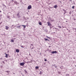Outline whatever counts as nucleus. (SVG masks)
I'll return each mask as SVG.
<instances>
[{"label":"nucleus","instance_id":"nucleus-1","mask_svg":"<svg viewBox=\"0 0 76 76\" xmlns=\"http://www.w3.org/2000/svg\"><path fill=\"white\" fill-rule=\"evenodd\" d=\"M32 9V6H31V5H29L28 6L27 8L28 10H30V9Z\"/></svg>","mask_w":76,"mask_h":76},{"label":"nucleus","instance_id":"nucleus-2","mask_svg":"<svg viewBox=\"0 0 76 76\" xmlns=\"http://www.w3.org/2000/svg\"><path fill=\"white\" fill-rule=\"evenodd\" d=\"M25 64V62H22V63H20V66H24V65Z\"/></svg>","mask_w":76,"mask_h":76},{"label":"nucleus","instance_id":"nucleus-3","mask_svg":"<svg viewBox=\"0 0 76 76\" xmlns=\"http://www.w3.org/2000/svg\"><path fill=\"white\" fill-rule=\"evenodd\" d=\"M57 51H53L51 52V53H52V54H56V53H57Z\"/></svg>","mask_w":76,"mask_h":76},{"label":"nucleus","instance_id":"nucleus-4","mask_svg":"<svg viewBox=\"0 0 76 76\" xmlns=\"http://www.w3.org/2000/svg\"><path fill=\"white\" fill-rule=\"evenodd\" d=\"M48 26H52V25L51 23H50V22H48Z\"/></svg>","mask_w":76,"mask_h":76},{"label":"nucleus","instance_id":"nucleus-5","mask_svg":"<svg viewBox=\"0 0 76 76\" xmlns=\"http://www.w3.org/2000/svg\"><path fill=\"white\" fill-rule=\"evenodd\" d=\"M16 51L17 53H19V50L18 49H16Z\"/></svg>","mask_w":76,"mask_h":76},{"label":"nucleus","instance_id":"nucleus-6","mask_svg":"<svg viewBox=\"0 0 76 76\" xmlns=\"http://www.w3.org/2000/svg\"><path fill=\"white\" fill-rule=\"evenodd\" d=\"M6 28L7 30H8V29H9V27H8V26H6Z\"/></svg>","mask_w":76,"mask_h":76},{"label":"nucleus","instance_id":"nucleus-7","mask_svg":"<svg viewBox=\"0 0 76 76\" xmlns=\"http://www.w3.org/2000/svg\"><path fill=\"white\" fill-rule=\"evenodd\" d=\"M45 41H50V40L48 39H47L44 38Z\"/></svg>","mask_w":76,"mask_h":76},{"label":"nucleus","instance_id":"nucleus-8","mask_svg":"<svg viewBox=\"0 0 76 76\" xmlns=\"http://www.w3.org/2000/svg\"><path fill=\"white\" fill-rule=\"evenodd\" d=\"M5 57H6V58H7V57H8V55L7 54H5Z\"/></svg>","mask_w":76,"mask_h":76},{"label":"nucleus","instance_id":"nucleus-9","mask_svg":"<svg viewBox=\"0 0 76 76\" xmlns=\"http://www.w3.org/2000/svg\"><path fill=\"white\" fill-rule=\"evenodd\" d=\"M39 69V67L38 66H36L35 67V69Z\"/></svg>","mask_w":76,"mask_h":76},{"label":"nucleus","instance_id":"nucleus-10","mask_svg":"<svg viewBox=\"0 0 76 76\" xmlns=\"http://www.w3.org/2000/svg\"><path fill=\"white\" fill-rule=\"evenodd\" d=\"M63 11H64V12H65V13H67L66 12H67V11H66V10H65L63 9Z\"/></svg>","mask_w":76,"mask_h":76},{"label":"nucleus","instance_id":"nucleus-11","mask_svg":"<svg viewBox=\"0 0 76 76\" xmlns=\"http://www.w3.org/2000/svg\"><path fill=\"white\" fill-rule=\"evenodd\" d=\"M54 8H55V9H56V8H57V5H55L54 6Z\"/></svg>","mask_w":76,"mask_h":76},{"label":"nucleus","instance_id":"nucleus-12","mask_svg":"<svg viewBox=\"0 0 76 76\" xmlns=\"http://www.w3.org/2000/svg\"><path fill=\"white\" fill-rule=\"evenodd\" d=\"M39 74H40V75H42V72L40 71Z\"/></svg>","mask_w":76,"mask_h":76},{"label":"nucleus","instance_id":"nucleus-13","mask_svg":"<svg viewBox=\"0 0 76 76\" xmlns=\"http://www.w3.org/2000/svg\"><path fill=\"white\" fill-rule=\"evenodd\" d=\"M39 25H42V23H41V22H39Z\"/></svg>","mask_w":76,"mask_h":76},{"label":"nucleus","instance_id":"nucleus-14","mask_svg":"<svg viewBox=\"0 0 76 76\" xmlns=\"http://www.w3.org/2000/svg\"><path fill=\"white\" fill-rule=\"evenodd\" d=\"M8 60H12V58H10L9 59H8Z\"/></svg>","mask_w":76,"mask_h":76},{"label":"nucleus","instance_id":"nucleus-15","mask_svg":"<svg viewBox=\"0 0 76 76\" xmlns=\"http://www.w3.org/2000/svg\"><path fill=\"white\" fill-rule=\"evenodd\" d=\"M19 15V12L17 14V16L18 17Z\"/></svg>","mask_w":76,"mask_h":76},{"label":"nucleus","instance_id":"nucleus-16","mask_svg":"<svg viewBox=\"0 0 76 76\" xmlns=\"http://www.w3.org/2000/svg\"><path fill=\"white\" fill-rule=\"evenodd\" d=\"M14 3L15 4H17L18 3V2L17 1H15L14 2Z\"/></svg>","mask_w":76,"mask_h":76},{"label":"nucleus","instance_id":"nucleus-17","mask_svg":"<svg viewBox=\"0 0 76 76\" xmlns=\"http://www.w3.org/2000/svg\"><path fill=\"white\" fill-rule=\"evenodd\" d=\"M50 29H51L53 28V26H50Z\"/></svg>","mask_w":76,"mask_h":76},{"label":"nucleus","instance_id":"nucleus-18","mask_svg":"<svg viewBox=\"0 0 76 76\" xmlns=\"http://www.w3.org/2000/svg\"><path fill=\"white\" fill-rule=\"evenodd\" d=\"M24 72L25 73H27V71H26V70L25 69L24 70Z\"/></svg>","mask_w":76,"mask_h":76},{"label":"nucleus","instance_id":"nucleus-19","mask_svg":"<svg viewBox=\"0 0 76 76\" xmlns=\"http://www.w3.org/2000/svg\"><path fill=\"white\" fill-rule=\"evenodd\" d=\"M46 37H47V38H49V39H50V37H48V36H46Z\"/></svg>","mask_w":76,"mask_h":76},{"label":"nucleus","instance_id":"nucleus-20","mask_svg":"<svg viewBox=\"0 0 76 76\" xmlns=\"http://www.w3.org/2000/svg\"><path fill=\"white\" fill-rule=\"evenodd\" d=\"M11 42H14V40H11Z\"/></svg>","mask_w":76,"mask_h":76},{"label":"nucleus","instance_id":"nucleus-21","mask_svg":"<svg viewBox=\"0 0 76 76\" xmlns=\"http://www.w3.org/2000/svg\"><path fill=\"white\" fill-rule=\"evenodd\" d=\"M29 19V18H28V17L26 18H25V19H26V20H27V19Z\"/></svg>","mask_w":76,"mask_h":76},{"label":"nucleus","instance_id":"nucleus-22","mask_svg":"<svg viewBox=\"0 0 76 76\" xmlns=\"http://www.w3.org/2000/svg\"><path fill=\"white\" fill-rule=\"evenodd\" d=\"M25 28H26V26H24L23 27V29H25Z\"/></svg>","mask_w":76,"mask_h":76},{"label":"nucleus","instance_id":"nucleus-23","mask_svg":"<svg viewBox=\"0 0 76 76\" xmlns=\"http://www.w3.org/2000/svg\"><path fill=\"white\" fill-rule=\"evenodd\" d=\"M7 18H10V16H7Z\"/></svg>","mask_w":76,"mask_h":76},{"label":"nucleus","instance_id":"nucleus-24","mask_svg":"<svg viewBox=\"0 0 76 76\" xmlns=\"http://www.w3.org/2000/svg\"><path fill=\"white\" fill-rule=\"evenodd\" d=\"M17 28H20V26H17Z\"/></svg>","mask_w":76,"mask_h":76},{"label":"nucleus","instance_id":"nucleus-25","mask_svg":"<svg viewBox=\"0 0 76 76\" xmlns=\"http://www.w3.org/2000/svg\"><path fill=\"white\" fill-rule=\"evenodd\" d=\"M58 28H61V26H58Z\"/></svg>","mask_w":76,"mask_h":76},{"label":"nucleus","instance_id":"nucleus-26","mask_svg":"<svg viewBox=\"0 0 76 76\" xmlns=\"http://www.w3.org/2000/svg\"><path fill=\"white\" fill-rule=\"evenodd\" d=\"M44 60L45 61H47V59H45Z\"/></svg>","mask_w":76,"mask_h":76},{"label":"nucleus","instance_id":"nucleus-27","mask_svg":"<svg viewBox=\"0 0 76 76\" xmlns=\"http://www.w3.org/2000/svg\"><path fill=\"white\" fill-rule=\"evenodd\" d=\"M6 72H7V73H9V71H6Z\"/></svg>","mask_w":76,"mask_h":76},{"label":"nucleus","instance_id":"nucleus-28","mask_svg":"<svg viewBox=\"0 0 76 76\" xmlns=\"http://www.w3.org/2000/svg\"><path fill=\"white\" fill-rule=\"evenodd\" d=\"M74 7H75V6H72V9H74Z\"/></svg>","mask_w":76,"mask_h":76},{"label":"nucleus","instance_id":"nucleus-29","mask_svg":"<svg viewBox=\"0 0 76 76\" xmlns=\"http://www.w3.org/2000/svg\"><path fill=\"white\" fill-rule=\"evenodd\" d=\"M58 73H59V74H60V72H58Z\"/></svg>","mask_w":76,"mask_h":76},{"label":"nucleus","instance_id":"nucleus-30","mask_svg":"<svg viewBox=\"0 0 76 76\" xmlns=\"http://www.w3.org/2000/svg\"><path fill=\"white\" fill-rule=\"evenodd\" d=\"M21 48H24V47H23V46H21Z\"/></svg>","mask_w":76,"mask_h":76},{"label":"nucleus","instance_id":"nucleus-31","mask_svg":"<svg viewBox=\"0 0 76 76\" xmlns=\"http://www.w3.org/2000/svg\"><path fill=\"white\" fill-rule=\"evenodd\" d=\"M60 68H61V69H63V67H62V66L61 67H60Z\"/></svg>","mask_w":76,"mask_h":76},{"label":"nucleus","instance_id":"nucleus-32","mask_svg":"<svg viewBox=\"0 0 76 76\" xmlns=\"http://www.w3.org/2000/svg\"><path fill=\"white\" fill-rule=\"evenodd\" d=\"M2 67H3V66H1V68H2Z\"/></svg>","mask_w":76,"mask_h":76},{"label":"nucleus","instance_id":"nucleus-33","mask_svg":"<svg viewBox=\"0 0 76 76\" xmlns=\"http://www.w3.org/2000/svg\"><path fill=\"white\" fill-rule=\"evenodd\" d=\"M2 63H4V61H3L2 62Z\"/></svg>","mask_w":76,"mask_h":76},{"label":"nucleus","instance_id":"nucleus-34","mask_svg":"<svg viewBox=\"0 0 76 76\" xmlns=\"http://www.w3.org/2000/svg\"><path fill=\"white\" fill-rule=\"evenodd\" d=\"M66 76H69V74L67 75Z\"/></svg>","mask_w":76,"mask_h":76},{"label":"nucleus","instance_id":"nucleus-35","mask_svg":"<svg viewBox=\"0 0 76 76\" xmlns=\"http://www.w3.org/2000/svg\"><path fill=\"white\" fill-rule=\"evenodd\" d=\"M22 26H25V25H22Z\"/></svg>","mask_w":76,"mask_h":76},{"label":"nucleus","instance_id":"nucleus-36","mask_svg":"<svg viewBox=\"0 0 76 76\" xmlns=\"http://www.w3.org/2000/svg\"><path fill=\"white\" fill-rule=\"evenodd\" d=\"M73 29H75V31H76V28H74Z\"/></svg>","mask_w":76,"mask_h":76},{"label":"nucleus","instance_id":"nucleus-37","mask_svg":"<svg viewBox=\"0 0 76 76\" xmlns=\"http://www.w3.org/2000/svg\"><path fill=\"white\" fill-rule=\"evenodd\" d=\"M71 14V12H69V15H70Z\"/></svg>","mask_w":76,"mask_h":76},{"label":"nucleus","instance_id":"nucleus-38","mask_svg":"<svg viewBox=\"0 0 76 76\" xmlns=\"http://www.w3.org/2000/svg\"><path fill=\"white\" fill-rule=\"evenodd\" d=\"M31 45H32V46H33V44H31Z\"/></svg>","mask_w":76,"mask_h":76},{"label":"nucleus","instance_id":"nucleus-39","mask_svg":"<svg viewBox=\"0 0 76 76\" xmlns=\"http://www.w3.org/2000/svg\"><path fill=\"white\" fill-rule=\"evenodd\" d=\"M66 12H65L64 13V14H66Z\"/></svg>","mask_w":76,"mask_h":76},{"label":"nucleus","instance_id":"nucleus-40","mask_svg":"<svg viewBox=\"0 0 76 76\" xmlns=\"http://www.w3.org/2000/svg\"><path fill=\"white\" fill-rule=\"evenodd\" d=\"M2 58H0V59H1H1H2Z\"/></svg>","mask_w":76,"mask_h":76},{"label":"nucleus","instance_id":"nucleus-41","mask_svg":"<svg viewBox=\"0 0 76 76\" xmlns=\"http://www.w3.org/2000/svg\"><path fill=\"white\" fill-rule=\"evenodd\" d=\"M44 65H45V63H44Z\"/></svg>","mask_w":76,"mask_h":76},{"label":"nucleus","instance_id":"nucleus-42","mask_svg":"<svg viewBox=\"0 0 76 76\" xmlns=\"http://www.w3.org/2000/svg\"><path fill=\"white\" fill-rule=\"evenodd\" d=\"M31 48L32 49H34V47L32 48Z\"/></svg>","mask_w":76,"mask_h":76},{"label":"nucleus","instance_id":"nucleus-43","mask_svg":"<svg viewBox=\"0 0 76 76\" xmlns=\"http://www.w3.org/2000/svg\"><path fill=\"white\" fill-rule=\"evenodd\" d=\"M74 20H76V19H75V18H73Z\"/></svg>","mask_w":76,"mask_h":76},{"label":"nucleus","instance_id":"nucleus-44","mask_svg":"<svg viewBox=\"0 0 76 76\" xmlns=\"http://www.w3.org/2000/svg\"><path fill=\"white\" fill-rule=\"evenodd\" d=\"M49 47H50H50H51V46H49Z\"/></svg>","mask_w":76,"mask_h":76},{"label":"nucleus","instance_id":"nucleus-45","mask_svg":"<svg viewBox=\"0 0 76 76\" xmlns=\"http://www.w3.org/2000/svg\"><path fill=\"white\" fill-rule=\"evenodd\" d=\"M55 29H58L56 28H55Z\"/></svg>","mask_w":76,"mask_h":76},{"label":"nucleus","instance_id":"nucleus-46","mask_svg":"<svg viewBox=\"0 0 76 76\" xmlns=\"http://www.w3.org/2000/svg\"><path fill=\"white\" fill-rule=\"evenodd\" d=\"M70 1H72V0H69Z\"/></svg>","mask_w":76,"mask_h":76},{"label":"nucleus","instance_id":"nucleus-47","mask_svg":"<svg viewBox=\"0 0 76 76\" xmlns=\"http://www.w3.org/2000/svg\"><path fill=\"white\" fill-rule=\"evenodd\" d=\"M13 74L15 75V73H13Z\"/></svg>","mask_w":76,"mask_h":76},{"label":"nucleus","instance_id":"nucleus-48","mask_svg":"<svg viewBox=\"0 0 76 76\" xmlns=\"http://www.w3.org/2000/svg\"><path fill=\"white\" fill-rule=\"evenodd\" d=\"M62 27L63 28H64V27L62 26Z\"/></svg>","mask_w":76,"mask_h":76},{"label":"nucleus","instance_id":"nucleus-49","mask_svg":"<svg viewBox=\"0 0 76 76\" xmlns=\"http://www.w3.org/2000/svg\"><path fill=\"white\" fill-rule=\"evenodd\" d=\"M56 68L57 66H55Z\"/></svg>","mask_w":76,"mask_h":76},{"label":"nucleus","instance_id":"nucleus-50","mask_svg":"<svg viewBox=\"0 0 76 76\" xmlns=\"http://www.w3.org/2000/svg\"><path fill=\"white\" fill-rule=\"evenodd\" d=\"M29 56H30V55H31V54L30 53L29 54Z\"/></svg>","mask_w":76,"mask_h":76},{"label":"nucleus","instance_id":"nucleus-51","mask_svg":"<svg viewBox=\"0 0 76 76\" xmlns=\"http://www.w3.org/2000/svg\"><path fill=\"white\" fill-rule=\"evenodd\" d=\"M9 56V57H10V56H9V55H8Z\"/></svg>","mask_w":76,"mask_h":76},{"label":"nucleus","instance_id":"nucleus-52","mask_svg":"<svg viewBox=\"0 0 76 76\" xmlns=\"http://www.w3.org/2000/svg\"><path fill=\"white\" fill-rule=\"evenodd\" d=\"M1 22L0 23V25H1Z\"/></svg>","mask_w":76,"mask_h":76},{"label":"nucleus","instance_id":"nucleus-53","mask_svg":"<svg viewBox=\"0 0 76 76\" xmlns=\"http://www.w3.org/2000/svg\"><path fill=\"white\" fill-rule=\"evenodd\" d=\"M66 22H67V21H66Z\"/></svg>","mask_w":76,"mask_h":76},{"label":"nucleus","instance_id":"nucleus-54","mask_svg":"<svg viewBox=\"0 0 76 76\" xmlns=\"http://www.w3.org/2000/svg\"><path fill=\"white\" fill-rule=\"evenodd\" d=\"M74 59H75V58H74Z\"/></svg>","mask_w":76,"mask_h":76},{"label":"nucleus","instance_id":"nucleus-55","mask_svg":"<svg viewBox=\"0 0 76 76\" xmlns=\"http://www.w3.org/2000/svg\"><path fill=\"white\" fill-rule=\"evenodd\" d=\"M20 2H22V1H20Z\"/></svg>","mask_w":76,"mask_h":76},{"label":"nucleus","instance_id":"nucleus-56","mask_svg":"<svg viewBox=\"0 0 76 76\" xmlns=\"http://www.w3.org/2000/svg\"><path fill=\"white\" fill-rule=\"evenodd\" d=\"M12 26H13V25H12Z\"/></svg>","mask_w":76,"mask_h":76},{"label":"nucleus","instance_id":"nucleus-57","mask_svg":"<svg viewBox=\"0 0 76 76\" xmlns=\"http://www.w3.org/2000/svg\"><path fill=\"white\" fill-rule=\"evenodd\" d=\"M12 1H14L13 0H12Z\"/></svg>","mask_w":76,"mask_h":76},{"label":"nucleus","instance_id":"nucleus-58","mask_svg":"<svg viewBox=\"0 0 76 76\" xmlns=\"http://www.w3.org/2000/svg\"><path fill=\"white\" fill-rule=\"evenodd\" d=\"M60 2L61 3V1H60Z\"/></svg>","mask_w":76,"mask_h":76},{"label":"nucleus","instance_id":"nucleus-59","mask_svg":"<svg viewBox=\"0 0 76 76\" xmlns=\"http://www.w3.org/2000/svg\"><path fill=\"white\" fill-rule=\"evenodd\" d=\"M7 45H9V44Z\"/></svg>","mask_w":76,"mask_h":76},{"label":"nucleus","instance_id":"nucleus-60","mask_svg":"<svg viewBox=\"0 0 76 76\" xmlns=\"http://www.w3.org/2000/svg\"><path fill=\"white\" fill-rule=\"evenodd\" d=\"M6 43L5 42H4V44H5Z\"/></svg>","mask_w":76,"mask_h":76},{"label":"nucleus","instance_id":"nucleus-61","mask_svg":"<svg viewBox=\"0 0 76 76\" xmlns=\"http://www.w3.org/2000/svg\"><path fill=\"white\" fill-rule=\"evenodd\" d=\"M23 17L24 18H25V16H24Z\"/></svg>","mask_w":76,"mask_h":76},{"label":"nucleus","instance_id":"nucleus-62","mask_svg":"<svg viewBox=\"0 0 76 76\" xmlns=\"http://www.w3.org/2000/svg\"><path fill=\"white\" fill-rule=\"evenodd\" d=\"M30 47V48H31V46Z\"/></svg>","mask_w":76,"mask_h":76},{"label":"nucleus","instance_id":"nucleus-63","mask_svg":"<svg viewBox=\"0 0 76 76\" xmlns=\"http://www.w3.org/2000/svg\"><path fill=\"white\" fill-rule=\"evenodd\" d=\"M58 31H59V30H58Z\"/></svg>","mask_w":76,"mask_h":76},{"label":"nucleus","instance_id":"nucleus-64","mask_svg":"<svg viewBox=\"0 0 76 76\" xmlns=\"http://www.w3.org/2000/svg\"><path fill=\"white\" fill-rule=\"evenodd\" d=\"M75 67H76V65L75 66Z\"/></svg>","mask_w":76,"mask_h":76}]
</instances>
